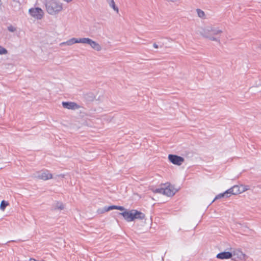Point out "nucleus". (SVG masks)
Returning a JSON list of instances; mask_svg holds the SVG:
<instances>
[{"label":"nucleus","mask_w":261,"mask_h":261,"mask_svg":"<svg viewBox=\"0 0 261 261\" xmlns=\"http://www.w3.org/2000/svg\"><path fill=\"white\" fill-rule=\"evenodd\" d=\"M45 5L46 12L51 15H56L63 10V4L56 0H46Z\"/></svg>","instance_id":"f257e3e1"},{"label":"nucleus","mask_w":261,"mask_h":261,"mask_svg":"<svg viewBox=\"0 0 261 261\" xmlns=\"http://www.w3.org/2000/svg\"><path fill=\"white\" fill-rule=\"evenodd\" d=\"M120 215H122L128 222L133 221L135 219L142 220L145 218V215L143 213L135 210L125 211L120 213Z\"/></svg>","instance_id":"f03ea898"},{"label":"nucleus","mask_w":261,"mask_h":261,"mask_svg":"<svg viewBox=\"0 0 261 261\" xmlns=\"http://www.w3.org/2000/svg\"><path fill=\"white\" fill-rule=\"evenodd\" d=\"M177 191V189H175L173 186L171 185L164 186L160 188L156 189L153 191L155 193L162 194L167 196H173Z\"/></svg>","instance_id":"7ed1b4c3"},{"label":"nucleus","mask_w":261,"mask_h":261,"mask_svg":"<svg viewBox=\"0 0 261 261\" xmlns=\"http://www.w3.org/2000/svg\"><path fill=\"white\" fill-rule=\"evenodd\" d=\"M249 189L248 186L243 185H234L230 189L227 190V193H228L229 195H236L241 194Z\"/></svg>","instance_id":"20e7f679"},{"label":"nucleus","mask_w":261,"mask_h":261,"mask_svg":"<svg viewBox=\"0 0 261 261\" xmlns=\"http://www.w3.org/2000/svg\"><path fill=\"white\" fill-rule=\"evenodd\" d=\"M211 29V25L200 27L197 30V33L211 41H218V39L214 38L210 35Z\"/></svg>","instance_id":"39448f33"},{"label":"nucleus","mask_w":261,"mask_h":261,"mask_svg":"<svg viewBox=\"0 0 261 261\" xmlns=\"http://www.w3.org/2000/svg\"><path fill=\"white\" fill-rule=\"evenodd\" d=\"M28 13L35 20H41L44 14L43 10L39 7H33L30 9Z\"/></svg>","instance_id":"423d86ee"},{"label":"nucleus","mask_w":261,"mask_h":261,"mask_svg":"<svg viewBox=\"0 0 261 261\" xmlns=\"http://www.w3.org/2000/svg\"><path fill=\"white\" fill-rule=\"evenodd\" d=\"M34 177L43 180L53 178L52 174L47 170L37 172L34 174Z\"/></svg>","instance_id":"0eeeda50"},{"label":"nucleus","mask_w":261,"mask_h":261,"mask_svg":"<svg viewBox=\"0 0 261 261\" xmlns=\"http://www.w3.org/2000/svg\"><path fill=\"white\" fill-rule=\"evenodd\" d=\"M168 158L171 163L177 166L182 165L185 161L182 157L174 154H169Z\"/></svg>","instance_id":"6e6552de"},{"label":"nucleus","mask_w":261,"mask_h":261,"mask_svg":"<svg viewBox=\"0 0 261 261\" xmlns=\"http://www.w3.org/2000/svg\"><path fill=\"white\" fill-rule=\"evenodd\" d=\"M223 33V31L219 27H216L211 25L210 35L214 38L218 39V41H214L218 43H220V39L219 36Z\"/></svg>","instance_id":"1a4fd4ad"},{"label":"nucleus","mask_w":261,"mask_h":261,"mask_svg":"<svg viewBox=\"0 0 261 261\" xmlns=\"http://www.w3.org/2000/svg\"><path fill=\"white\" fill-rule=\"evenodd\" d=\"M232 254V256L241 260H245L247 258V255L239 249L233 250Z\"/></svg>","instance_id":"9d476101"},{"label":"nucleus","mask_w":261,"mask_h":261,"mask_svg":"<svg viewBox=\"0 0 261 261\" xmlns=\"http://www.w3.org/2000/svg\"><path fill=\"white\" fill-rule=\"evenodd\" d=\"M112 210H118L121 211H124L125 208L121 206H117V205H111L109 206H105L102 209H99L98 210V213H103L106 212H108Z\"/></svg>","instance_id":"9b49d317"},{"label":"nucleus","mask_w":261,"mask_h":261,"mask_svg":"<svg viewBox=\"0 0 261 261\" xmlns=\"http://www.w3.org/2000/svg\"><path fill=\"white\" fill-rule=\"evenodd\" d=\"M81 43V38H72L70 39L67 40L65 42H62L60 44V46L67 45V46H71L73 44L75 43Z\"/></svg>","instance_id":"f8f14e48"},{"label":"nucleus","mask_w":261,"mask_h":261,"mask_svg":"<svg viewBox=\"0 0 261 261\" xmlns=\"http://www.w3.org/2000/svg\"><path fill=\"white\" fill-rule=\"evenodd\" d=\"M63 107L69 110H75L79 108V106L73 102H62Z\"/></svg>","instance_id":"ddd939ff"},{"label":"nucleus","mask_w":261,"mask_h":261,"mask_svg":"<svg viewBox=\"0 0 261 261\" xmlns=\"http://www.w3.org/2000/svg\"><path fill=\"white\" fill-rule=\"evenodd\" d=\"M232 256V252L229 251H224L218 253L216 257L217 258L221 259H226L231 258Z\"/></svg>","instance_id":"4468645a"},{"label":"nucleus","mask_w":261,"mask_h":261,"mask_svg":"<svg viewBox=\"0 0 261 261\" xmlns=\"http://www.w3.org/2000/svg\"><path fill=\"white\" fill-rule=\"evenodd\" d=\"M91 48L98 52L101 51L102 49V45L100 44L98 42L94 40H93L92 42V44Z\"/></svg>","instance_id":"2eb2a0df"},{"label":"nucleus","mask_w":261,"mask_h":261,"mask_svg":"<svg viewBox=\"0 0 261 261\" xmlns=\"http://www.w3.org/2000/svg\"><path fill=\"white\" fill-rule=\"evenodd\" d=\"M53 207L55 211H62L64 210L65 205L62 202L56 201L54 203Z\"/></svg>","instance_id":"dca6fc26"},{"label":"nucleus","mask_w":261,"mask_h":261,"mask_svg":"<svg viewBox=\"0 0 261 261\" xmlns=\"http://www.w3.org/2000/svg\"><path fill=\"white\" fill-rule=\"evenodd\" d=\"M93 41V40H92L89 38H81V43L84 44H87L91 47L92 46Z\"/></svg>","instance_id":"f3484780"},{"label":"nucleus","mask_w":261,"mask_h":261,"mask_svg":"<svg viewBox=\"0 0 261 261\" xmlns=\"http://www.w3.org/2000/svg\"><path fill=\"white\" fill-rule=\"evenodd\" d=\"M93 41V40H92L89 38H81V43L84 44H87L91 47L92 46Z\"/></svg>","instance_id":"a211bd4d"},{"label":"nucleus","mask_w":261,"mask_h":261,"mask_svg":"<svg viewBox=\"0 0 261 261\" xmlns=\"http://www.w3.org/2000/svg\"><path fill=\"white\" fill-rule=\"evenodd\" d=\"M107 3L109 4V5L110 7H111L117 13H118L119 9L116 6L114 0H107Z\"/></svg>","instance_id":"6ab92c4d"},{"label":"nucleus","mask_w":261,"mask_h":261,"mask_svg":"<svg viewBox=\"0 0 261 261\" xmlns=\"http://www.w3.org/2000/svg\"><path fill=\"white\" fill-rule=\"evenodd\" d=\"M196 12L198 16L202 19H205L206 18L205 13L201 9H196Z\"/></svg>","instance_id":"aec40b11"},{"label":"nucleus","mask_w":261,"mask_h":261,"mask_svg":"<svg viewBox=\"0 0 261 261\" xmlns=\"http://www.w3.org/2000/svg\"><path fill=\"white\" fill-rule=\"evenodd\" d=\"M224 197H230V195H229L228 193H227V190L225 192H224V193L219 194L217 196H216V197H215V198L213 200V201L216 199L221 198Z\"/></svg>","instance_id":"412c9836"},{"label":"nucleus","mask_w":261,"mask_h":261,"mask_svg":"<svg viewBox=\"0 0 261 261\" xmlns=\"http://www.w3.org/2000/svg\"><path fill=\"white\" fill-rule=\"evenodd\" d=\"M9 205V203L8 202L5 201V200H3L2 201L1 203V204H0V209L4 211L6 206H8Z\"/></svg>","instance_id":"4be33fe9"},{"label":"nucleus","mask_w":261,"mask_h":261,"mask_svg":"<svg viewBox=\"0 0 261 261\" xmlns=\"http://www.w3.org/2000/svg\"><path fill=\"white\" fill-rule=\"evenodd\" d=\"M8 53V50L5 48L0 45V55H5Z\"/></svg>","instance_id":"5701e85b"},{"label":"nucleus","mask_w":261,"mask_h":261,"mask_svg":"<svg viewBox=\"0 0 261 261\" xmlns=\"http://www.w3.org/2000/svg\"><path fill=\"white\" fill-rule=\"evenodd\" d=\"M8 30L10 32H14L16 31V28L15 27L11 25L8 27Z\"/></svg>","instance_id":"b1692460"},{"label":"nucleus","mask_w":261,"mask_h":261,"mask_svg":"<svg viewBox=\"0 0 261 261\" xmlns=\"http://www.w3.org/2000/svg\"><path fill=\"white\" fill-rule=\"evenodd\" d=\"M63 1L66 2H67V3H70L71 1H72V0H63Z\"/></svg>","instance_id":"393cba45"},{"label":"nucleus","mask_w":261,"mask_h":261,"mask_svg":"<svg viewBox=\"0 0 261 261\" xmlns=\"http://www.w3.org/2000/svg\"><path fill=\"white\" fill-rule=\"evenodd\" d=\"M153 46L154 48H158V45L156 44H154Z\"/></svg>","instance_id":"a878e982"},{"label":"nucleus","mask_w":261,"mask_h":261,"mask_svg":"<svg viewBox=\"0 0 261 261\" xmlns=\"http://www.w3.org/2000/svg\"><path fill=\"white\" fill-rule=\"evenodd\" d=\"M60 176H61V177H63L64 176V175H62V174L60 175Z\"/></svg>","instance_id":"bb28decb"},{"label":"nucleus","mask_w":261,"mask_h":261,"mask_svg":"<svg viewBox=\"0 0 261 261\" xmlns=\"http://www.w3.org/2000/svg\"><path fill=\"white\" fill-rule=\"evenodd\" d=\"M1 4H2L1 1L0 0V6H1Z\"/></svg>","instance_id":"cd10ccee"}]
</instances>
